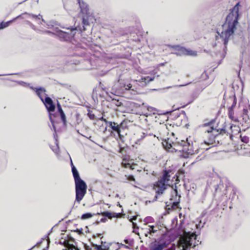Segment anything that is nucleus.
I'll return each instance as SVG.
<instances>
[{"instance_id":"27","label":"nucleus","mask_w":250,"mask_h":250,"mask_svg":"<svg viewBox=\"0 0 250 250\" xmlns=\"http://www.w3.org/2000/svg\"><path fill=\"white\" fill-rule=\"evenodd\" d=\"M147 110L148 111L153 112V114H155L154 111H155L156 110L155 108H154L152 107L149 106L147 107Z\"/></svg>"},{"instance_id":"15","label":"nucleus","mask_w":250,"mask_h":250,"mask_svg":"<svg viewBox=\"0 0 250 250\" xmlns=\"http://www.w3.org/2000/svg\"><path fill=\"white\" fill-rule=\"evenodd\" d=\"M138 216L135 215V216H128V218L129 221L132 222L133 224V228H134V230H133V232L135 233L138 235H139V233L138 232H136L135 230V229L137 228L138 229V226H137L136 224L134 222V221L136 220Z\"/></svg>"},{"instance_id":"20","label":"nucleus","mask_w":250,"mask_h":250,"mask_svg":"<svg viewBox=\"0 0 250 250\" xmlns=\"http://www.w3.org/2000/svg\"><path fill=\"white\" fill-rule=\"evenodd\" d=\"M20 16H18L16 18H15L14 19H13V20L12 21H8L6 22H2L1 23H0V29H2L4 28H6L7 27V26H8L9 23L11 22H12L13 21H14L15 19L18 18Z\"/></svg>"},{"instance_id":"31","label":"nucleus","mask_w":250,"mask_h":250,"mask_svg":"<svg viewBox=\"0 0 250 250\" xmlns=\"http://www.w3.org/2000/svg\"><path fill=\"white\" fill-rule=\"evenodd\" d=\"M176 249V246L174 244H173L171 247L167 249V250H175Z\"/></svg>"},{"instance_id":"44","label":"nucleus","mask_w":250,"mask_h":250,"mask_svg":"<svg viewBox=\"0 0 250 250\" xmlns=\"http://www.w3.org/2000/svg\"><path fill=\"white\" fill-rule=\"evenodd\" d=\"M31 250V249H30V250Z\"/></svg>"},{"instance_id":"17","label":"nucleus","mask_w":250,"mask_h":250,"mask_svg":"<svg viewBox=\"0 0 250 250\" xmlns=\"http://www.w3.org/2000/svg\"><path fill=\"white\" fill-rule=\"evenodd\" d=\"M173 145H175L174 143H171V142H169V139L167 140H166L163 143V146L165 147L166 149H167L168 151H171V149L173 147ZM171 151H173V150H171Z\"/></svg>"},{"instance_id":"32","label":"nucleus","mask_w":250,"mask_h":250,"mask_svg":"<svg viewBox=\"0 0 250 250\" xmlns=\"http://www.w3.org/2000/svg\"><path fill=\"white\" fill-rule=\"evenodd\" d=\"M132 87V85L131 84H127L126 87H125V89L126 90H129Z\"/></svg>"},{"instance_id":"37","label":"nucleus","mask_w":250,"mask_h":250,"mask_svg":"<svg viewBox=\"0 0 250 250\" xmlns=\"http://www.w3.org/2000/svg\"><path fill=\"white\" fill-rule=\"evenodd\" d=\"M174 193L176 194V196H177L178 191L176 188L174 189Z\"/></svg>"},{"instance_id":"5","label":"nucleus","mask_w":250,"mask_h":250,"mask_svg":"<svg viewBox=\"0 0 250 250\" xmlns=\"http://www.w3.org/2000/svg\"><path fill=\"white\" fill-rule=\"evenodd\" d=\"M49 28H52V31H49L48 33H52L54 34L58 35L60 38L63 39L64 40L67 39L68 34L60 30L58 27H54L52 24H48Z\"/></svg>"},{"instance_id":"38","label":"nucleus","mask_w":250,"mask_h":250,"mask_svg":"<svg viewBox=\"0 0 250 250\" xmlns=\"http://www.w3.org/2000/svg\"><path fill=\"white\" fill-rule=\"evenodd\" d=\"M30 88L32 89V90H34L36 92V88H34L33 86H30Z\"/></svg>"},{"instance_id":"6","label":"nucleus","mask_w":250,"mask_h":250,"mask_svg":"<svg viewBox=\"0 0 250 250\" xmlns=\"http://www.w3.org/2000/svg\"><path fill=\"white\" fill-rule=\"evenodd\" d=\"M183 152L185 153L184 157L188 158L194 154H198L199 153V149L196 148L194 149L193 146L188 145V147L187 146H185L184 149L182 150Z\"/></svg>"},{"instance_id":"14","label":"nucleus","mask_w":250,"mask_h":250,"mask_svg":"<svg viewBox=\"0 0 250 250\" xmlns=\"http://www.w3.org/2000/svg\"><path fill=\"white\" fill-rule=\"evenodd\" d=\"M145 228H143L142 229L144 230L145 234L146 236H147L148 233L151 234L152 233H154L156 230L154 229L153 226H147L146 225H145Z\"/></svg>"},{"instance_id":"12","label":"nucleus","mask_w":250,"mask_h":250,"mask_svg":"<svg viewBox=\"0 0 250 250\" xmlns=\"http://www.w3.org/2000/svg\"><path fill=\"white\" fill-rule=\"evenodd\" d=\"M108 124L110 127L113 130L117 132L118 135H120L121 133V127L123 124V123L120 124V125H118L117 123L115 122H109Z\"/></svg>"},{"instance_id":"13","label":"nucleus","mask_w":250,"mask_h":250,"mask_svg":"<svg viewBox=\"0 0 250 250\" xmlns=\"http://www.w3.org/2000/svg\"><path fill=\"white\" fill-rule=\"evenodd\" d=\"M78 2L82 13L86 15H88V7L86 3L83 1L81 2L80 0H78Z\"/></svg>"},{"instance_id":"26","label":"nucleus","mask_w":250,"mask_h":250,"mask_svg":"<svg viewBox=\"0 0 250 250\" xmlns=\"http://www.w3.org/2000/svg\"><path fill=\"white\" fill-rule=\"evenodd\" d=\"M83 23L84 25H87L88 24V20L85 19L84 17H83Z\"/></svg>"},{"instance_id":"24","label":"nucleus","mask_w":250,"mask_h":250,"mask_svg":"<svg viewBox=\"0 0 250 250\" xmlns=\"http://www.w3.org/2000/svg\"><path fill=\"white\" fill-rule=\"evenodd\" d=\"M241 139L242 142H243L245 143H248L249 141V138L246 136H241Z\"/></svg>"},{"instance_id":"29","label":"nucleus","mask_w":250,"mask_h":250,"mask_svg":"<svg viewBox=\"0 0 250 250\" xmlns=\"http://www.w3.org/2000/svg\"><path fill=\"white\" fill-rule=\"evenodd\" d=\"M94 247L96 250H104L101 245H95Z\"/></svg>"},{"instance_id":"33","label":"nucleus","mask_w":250,"mask_h":250,"mask_svg":"<svg viewBox=\"0 0 250 250\" xmlns=\"http://www.w3.org/2000/svg\"><path fill=\"white\" fill-rule=\"evenodd\" d=\"M57 107H58V109L59 112H61V110H62V109L61 107V105L59 103H58Z\"/></svg>"},{"instance_id":"7","label":"nucleus","mask_w":250,"mask_h":250,"mask_svg":"<svg viewBox=\"0 0 250 250\" xmlns=\"http://www.w3.org/2000/svg\"><path fill=\"white\" fill-rule=\"evenodd\" d=\"M177 49L178 52H177L176 54L179 55H187L192 56L197 55V52L196 51L190 50L183 47L177 46Z\"/></svg>"},{"instance_id":"34","label":"nucleus","mask_w":250,"mask_h":250,"mask_svg":"<svg viewBox=\"0 0 250 250\" xmlns=\"http://www.w3.org/2000/svg\"><path fill=\"white\" fill-rule=\"evenodd\" d=\"M100 119L102 121H104L105 123L108 124L109 122H108L104 118V117H102Z\"/></svg>"},{"instance_id":"1","label":"nucleus","mask_w":250,"mask_h":250,"mask_svg":"<svg viewBox=\"0 0 250 250\" xmlns=\"http://www.w3.org/2000/svg\"><path fill=\"white\" fill-rule=\"evenodd\" d=\"M239 2L231 9L230 12L226 19L225 22L217 29V34L226 45L229 41L232 39L238 25Z\"/></svg>"},{"instance_id":"21","label":"nucleus","mask_w":250,"mask_h":250,"mask_svg":"<svg viewBox=\"0 0 250 250\" xmlns=\"http://www.w3.org/2000/svg\"><path fill=\"white\" fill-rule=\"evenodd\" d=\"M93 216V214L91 213H86L83 214L82 216V219L83 220L89 219Z\"/></svg>"},{"instance_id":"40","label":"nucleus","mask_w":250,"mask_h":250,"mask_svg":"<svg viewBox=\"0 0 250 250\" xmlns=\"http://www.w3.org/2000/svg\"><path fill=\"white\" fill-rule=\"evenodd\" d=\"M188 84H182V85H180L179 86H186L187 85H188Z\"/></svg>"},{"instance_id":"8","label":"nucleus","mask_w":250,"mask_h":250,"mask_svg":"<svg viewBox=\"0 0 250 250\" xmlns=\"http://www.w3.org/2000/svg\"><path fill=\"white\" fill-rule=\"evenodd\" d=\"M167 246L165 242H160L155 241L149 246V250H163Z\"/></svg>"},{"instance_id":"36","label":"nucleus","mask_w":250,"mask_h":250,"mask_svg":"<svg viewBox=\"0 0 250 250\" xmlns=\"http://www.w3.org/2000/svg\"><path fill=\"white\" fill-rule=\"evenodd\" d=\"M210 142H211V141H209L208 142L204 141V144H207V145H209V144H210Z\"/></svg>"},{"instance_id":"43","label":"nucleus","mask_w":250,"mask_h":250,"mask_svg":"<svg viewBox=\"0 0 250 250\" xmlns=\"http://www.w3.org/2000/svg\"><path fill=\"white\" fill-rule=\"evenodd\" d=\"M216 135V134H215V133L213 134V135Z\"/></svg>"},{"instance_id":"16","label":"nucleus","mask_w":250,"mask_h":250,"mask_svg":"<svg viewBox=\"0 0 250 250\" xmlns=\"http://www.w3.org/2000/svg\"><path fill=\"white\" fill-rule=\"evenodd\" d=\"M72 172L73 175V177L74 178L75 182L76 181H78L80 180H82L80 177L79 173L78 170H77L76 168L75 167H72Z\"/></svg>"},{"instance_id":"3","label":"nucleus","mask_w":250,"mask_h":250,"mask_svg":"<svg viewBox=\"0 0 250 250\" xmlns=\"http://www.w3.org/2000/svg\"><path fill=\"white\" fill-rule=\"evenodd\" d=\"M196 239V235L194 233L185 232L179 240L178 248L179 250H187V248L192 245L191 242L192 238Z\"/></svg>"},{"instance_id":"39","label":"nucleus","mask_w":250,"mask_h":250,"mask_svg":"<svg viewBox=\"0 0 250 250\" xmlns=\"http://www.w3.org/2000/svg\"><path fill=\"white\" fill-rule=\"evenodd\" d=\"M71 168H72V167H75L72 163V160H71Z\"/></svg>"},{"instance_id":"23","label":"nucleus","mask_w":250,"mask_h":250,"mask_svg":"<svg viewBox=\"0 0 250 250\" xmlns=\"http://www.w3.org/2000/svg\"><path fill=\"white\" fill-rule=\"evenodd\" d=\"M101 214H102L103 216H105V217H107L109 218H112V213L110 212H108V211L104 212L102 213Z\"/></svg>"},{"instance_id":"28","label":"nucleus","mask_w":250,"mask_h":250,"mask_svg":"<svg viewBox=\"0 0 250 250\" xmlns=\"http://www.w3.org/2000/svg\"><path fill=\"white\" fill-rule=\"evenodd\" d=\"M126 177H127V180H129L130 181H133V182L135 181V178L133 176H126Z\"/></svg>"},{"instance_id":"42","label":"nucleus","mask_w":250,"mask_h":250,"mask_svg":"<svg viewBox=\"0 0 250 250\" xmlns=\"http://www.w3.org/2000/svg\"><path fill=\"white\" fill-rule=\"evenodd\" d=\"M50 121L52 123V120L51 118H50Z\"/></svg>"},{"instance_id":"4","label":"nucleus","mask_w":250,"mask_h":250,"mask_svg":"<svg viewBox=\"0 0 250 250\" xmlns=\"http://www.w3.org/2000/svg\"><path fill=\"white\" fill-rule=\"evenodd\" d=\"M75 183L76 201L80 203L86 193L87 186L86 183L83 180H80L78 181H76Z\"/></svg>"},{"instance_id":"9","label":"nucleus","mask_w":250,"mask_h":250,"mask_svg":"<svg viewBox=\"0 0 250 250\" xmlns=\"http://www.w3.org/2000/svg\"><path fill=\"white\" fill-rule=\"evenodd\" d=\"M42 102L45 105L47 111L49 112L54 111L55 106L52 100L50 97H46Z\"/></svg>"},{"instance_id":"18","label":"nucleus","mask_w":250,"mask_h":250,"mask_svg":"<svg viewBox=\"0 0 250 250\" xmlns=\"http://www.w3.org/2000/svg\"><path fill=\"white\" fill-rule=\"evenodd\" d=\"M122 165L123 167H125V168L129 167L130 169H131L132 170L134 169L135 167L136 166V164H134L133 163L131 164L129 162H126L125 160V159L124 160V162H122Z\"/></svg>"},{"instance_id":"35","label":"nucleus","mask_w":250,"mask_h":250,"mask_svg":"<svg viewBox=\"0 0 250 250\" xmlns=\"http://www.w3.org/2000/svg\"><path fill=\"white\" fill-rule=\"evenodd\" d=\"M31 16L33 18H39V17L40 16V15H39V16H36V15H32Z\"/></svg>"},{"instance_id":"2","label":"nucleus","mask_w":250,"mask_h":250,"mask_svg":"<svg viewBox=\"0 0 250 250\" xmlns=\"http://www.w3.org/2000/svg\"><path fill=\"white\" fill-rule=\"evenodd\" d=\"M170 175L168 171L165 170L163 176L155 184L154 188L156 189L157 195L162 194L166 189L170 180Z\"/></svg>"},{"instance_id":"10","label":"nucleus","mask_w":250,"mask_h":250,"mask_svg":"<svg viewBox=\"0 0 250 250\" xmlns=\"http://www.w3.org/2000/svg\"><path fill=\"white\" fill-rule=\"evenodd\" d=\"M204 131L205 133H214V132H218V131L215 129L213 125L212 122L205 124L203 125Z\"/></svg>"},{"instance_id":"19","label":"nucleus","mask_w":250,"mask_h":250,"mask_svg":"<svg viewBox=\"0 0 250 250\" xmlns=\"http://www.w3.org/2000/svg\"><path fill=\"white\" fill-rule=\"evenodd\" d=\"M154 77L151 78L149 77H143L141 79L139 82L141 83H144L145 84L152 82L154 80Z\"/></svg>"},{"instance_id":"41","label":"nucleus","mask_w":250,"mask_h":250,"mask_svg":"<svg viewBox=\"0 0 250 250\" xmlns=\"http://www.w3.org/2000/svg\"><path fill=\"white\" fill-rule=\"evenodd\" d=\"M157 195H156V196H155V200H157Z\"/></svg>"},{"instance_id":"30","label":"nucleus","mask_w":250,"mask_h":250,"mask_svg":"<svg viewBox=\"0 0 250 250\" xmlns=\"http://www.w3.org/2000/svg\"><path fill=\"white\" fill-rule=\"evenodd\" d=\"M180 196H178V201L174 202L172 204V207H175L178 206L179 204V200Z\"/></svg>"},{"instance_id":"25","label":"nucleus","mask_w":250,"mask_h":250,"mask_svg":"<svg viewBox=\"0 0 250 250\" xmlns=\"http://www.w3.org/2000/svg\"><path fill=\"white\" fill-rule=\"evenodd\" d=\"M88 116L89 118L91 120H94L95 118V115L92 112H89L88 113Z\"/></svg>"},{"instance_id":"22","label":"nucleus","mask_w":250,"mask_h":250,"mask_svg":"<svg viewBox=\"0 0 250 250\" xmlns=\"http://www.w3.org/2000/svg\"><path fill=\"white\" fill-rule=\"evenodd\" d=\"M60 113L62 120V121L63 124L64 125H65L66 123V120L65 114L62 110H61V112H60Z\"/></svg>"},{"instance_id":"11","label":"nucleus","mask_w":250,"mask_h":250,"mask_svg":"<svg viewBox=\"0 0 250 250\" xmlns=\"http://www.w3.org/2000/svg\"><path fill=\"white\" fill-rule=\"evenodd\" d=\"M36 93L42 102L44 100L43 97L45 96L46 97L47 95L45 89L41 87L36 88Z\"/></svg>"}]
</instances>
